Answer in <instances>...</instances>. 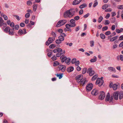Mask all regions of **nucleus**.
<instances>
[{
  "mask_svg": "<svg viewBox=\"0 0 123 123\" xmlns=\"http://www.w3.org/2000/svg\"><path fill=\"white\" fill-rule=\"evenodd\" d=\"M77 82L80 84V85L83 86L84 84L87 82L86 79L83 78L82 76L80 75L77 76L75 77Z\"/></svg>",
  "mask_w": 123,
  "mask_h": 123,
  "instance_id": "f257e3e1",
  "label": "nucleus"
},
{
  "mask_svg": "<svg viewBox=\"0 0 123 123\" xmlns=\"http://www.w3.org/2000/svg\"><path fill=\"white\" fill-rule=\"evenodd\" d=\"M75 12L74 9H71L69 10L64 13V16L65 18L71 17L74 15Z\"/></svg>",
  "mask_w": 123,
  "mask_h": 123,
  "instance_id": "f03ea898",
  "label": "nucleus"
},
{
  "mask_svg": "<svg viewBox=\"0 0 123 123\" xmlns=\"http://www.w3.org/2000/svg\"><path fill=\"white\" fill-rule=\"evenodd\" d=\"M67 22L66 20H60L57 23L56 27H60L64 25Z\"/></svg>",
  "mask_w": 123,
  "mask_h": 123,
  "instance_id": "7ed1b4c3",
  "label": "nucleus"
},
{
  "mask_svg": "<svg viewBox=\"0 0 123 123\" xmlns=\"http://www.w3.org/2000/svg\"><path fill=\"white\" fill-rule=\"evenodd\" d=\"M55 40L54 37H49L48 41L46 42V44L47 45H49L50 43H52L53 41Z\"/></svg>",
  "mask_w": 123,
  "mask_h": 123,
  "instance_id": "20e7f679",
  "label": "nucleus"
},
{
  "mask_svg": "<svg viewBox=\"0 0 123 123\" xmlns=\"http://www.w3.org/2000/svg\"><path fill=\"white\" fill-rule=\"evenodd\" d=\"M93 85L91 83H90L87 85L86 86V90L87 91H89L92 89Z\"/></svg>",
  "mask_w": 123,
  "mask_h": 123,
  "instance_id": "39448f33",
  "label": "nucleus"
},
{
  "mask_svg": "<svg viewBox=\"0 0 123 123\" xmlns=\"http://www.w3.org/2000/svg\"><path fill=\"white\" fill-rule=\"evenodd\" d=\"M87 72L89 73V75L90 76H92L94 73V71L92 70V68H89L88 69Z\"/></svg>",
  "mask_w": 123,
  "mask_h": 123,
  "instance_id": "423d86ee",
  "label": "nucleus"
},
{
  "mask_svg": "<svg viewBox=\"0 0 123 123\" xmlns=\"http://www.w3.org/2000/svg\"><path fill=\"white\" fill-rule=\"evenodd\" d=\"M105 97V92L103 91L100 92V95L99 96L98 98L99 99L102 100Z\"/></svg>",
  "mask_w": 123,
  "mask_h": 123,
  "instance_id": "0eeeda50",
  "label": "nucleus"
},
{
  "mask_svg": "<svg viewBox=\"0 0 123 123\" xmlns=\"http://www.w3.org/2000/svg\"><path fill=\"white\" fill-rule=\"evenodd\" d=\"M98 90L94 89L92 90L91 92V93L92 95L95 96L98 94Z\"/></svg>",
  "mask_w": 123,
  "mask_h": 123,
  "instance_id": "6e6552de",
  "label": "nucleus"
},
{
  "mask_svg": "<svg viewBox=\"0 0 123 123\" xmlns=\"http://www.w3.org/2000/svg\"><path fill=\"white\" fill-rule=\"evenodd\" d=\"M59 70H61L62 72H64L65 70L66 67L65 66L62 65H59L58 66Z\"/></svg>",
  "mask_w": 123,
  "mask_h": 123,
  "instance_id": "1a4fd4ad",
  "label": "nucleus"
},
{
  "mask_svg": "<svg viewBox=\"0 0 123 123\" xmlns=\"http://www.w3.org/2000/svg\"><path fill=\"white\" fill-rule=\"evenodd\" d=\"M119 93L118 92H116L114 93L113 96L115 99L117 100L118 99Z\"/></svg>",
  "mask_w": 123,
  "mask_h": 123,
  "instance_id": "9d476101",
  "label": "nucleus"
},
{
  "mask_svg": "<svg viewBox=\"0 0 123 123\" xmlns=\"http://www.w3.org/2000/svg\"><path fill=\"white\" fill-rule=\"evenodd\" d=\"M3 25H5L6 26V23L4 22V21L2 18L0 17V27L2 26Z\"/></svg>",
  "mask_w": 123,
  "mask_h": 123,
  "instance_id": "9b49d317",
  "label": "nucleus"
},
{
  "mask_svg": "<svg viewBox=\"0 0 123 123\" xmlns=\"http://www.w3.org/2000/svg\"><path fill=\"white\" fill-rule=\"evenodd\" d=\"M14 29V28L12 29L10 28L8 31L9 34L11 35H13L14 34V32L13 31Z\"/></svg>",
  "mask_w": 123,
  "mask_h": 123,
  "instance_id": "f8f14e48",
  "label": "nucleus"
},
{
  "mask_svg": "<svg viewBox=\"0 0 123 123\" xmlns=\"http://www.w3.org/2000/svg\"><path fill=\"white\" fill-rule=\"evenodd\" d=\"M108 69L110 72H113L114 73L116 72L115 69L113 67H109L108 68Z\"/></svg>",
  "mask_w": 123,
  "mask_h": 123,
  "instance_id": "ddd939ff",
  "label": "nucleus"
},
{
  "mask_svg": "<svg viewBox=\"0 0 123 123\" xmlns=\"http://www.w3.org/2000/svg\"><path fill=\"white\" fill-rule=\"evenodd\" d=\"M82 0H75L73 3V4L74 5H76L79 4L81 1Z\"/></svg>",
  "mask_w": 123,
  "mask_h": 123,
  "instance_id": "4468645a",
  "label": "nucleus"
},
{
  "mask_svg": "<svg viewBox=\"0 0 123 123\" xmlns=\"http://www.w3.org/2000/svg\"><path fill=\"white\" fill-rule=\"evenodd\" d=\"M118 37V36H117L114 37H113L111 38H110L109 39H110V41L111 42H113L116 39H117Z\"/></svg>",
  "mask_w": 123,
  "mask_h": 123,
  "instance_id": "2eb2a0df",
  "label": "nucleus"
},
{
  "mask_svg": "<svg viewBox=\"0 0 123 123\" xmlns=\"http://www.w3.org/2000/svg\"><path fill=\"white\" fill-rule=\"evenodd\" d=\"M65 53V51H63L62 53L61 52H58L56 55V57H59L62 54H64Z\"/></svg>",
  "mask_w": 123,
  "mask_h": 123,
  "instance_id": "dca6fc26",
  "label": "nucleus"
},
{
  "mask_svg": "<svg viewBox=\"0 0 123 123\" xmlns=\"http://www.w3.org/2000/svg\"><path fill=\"white\" fill-rule=\"evenodd\" d=\"M97 60V58L95 56L93 57V58L91 59L90 60V61L91 62H95Z\"/></svg>",
  "mask_w": 123,
  "mask_h": 123,
  "instance_id": "f3484780",
  "label": "nucleus"
},
{
  "mask_svg": "<svg viewBox=\"0 0 123 123\" xmlns=\"http://www.w3.org/2000/svg\"><path fill=\"white\" fill-rule=\"evenodd\" d=\"M110 94L108 92L107 95L106 97L105 101H110Z\"/></svg>",
  "mask_w": 123,
  "mask_h": 123,
  "instance_id": "a211bd4d",
  "label": "nucleus"
},
{
  "mask_svg": "<svg viewBox=\"0 0 123 123\" xmlns=\"http://www.w3.org/2000/svg\"><path fill=\"white\" fill-rule=\"evenodd\" d=\"M74 70V68L72 67H71L68 68L67 69V71L69 72H72Z\"/></svg>",
  "mask_w": 123,
  "mask_h": 123,
  "instance_id": "6ab92c4d",
  "label": "nucleus"
},
{
  "mask_svg": "<svg viewBox=\"0 0 123 123\" xmlns=\"http://www.w3.org/2000/svg\"><path fill=\"white\" fill-rule=\"evenodd\" d=\"M87 6V4L86 3H84L81 5L79 6V8L80 9H82L86 7Z\"/></svg>",
  "mask_w": 123,
  "mask_h": 123,
  "instance_id": "aec40b11",
  "label": "nucleus"
},
{
  "mask_svg": "<svg viewBox=\"0 0 123 123\" xmlns=\"http://www.w3.org/2000/svg\"><path fill=\"white\" fill-rule=\"evenodd\" d=\"M108 5L105 4L103 5L102 7V8L104 10L105 9L108 7Z\"/></svg>",
  "mask_w": 123,
  "mask_h": 123,
  "instance_id": "412c9836",
  "label": "nucleus"
},
{
  "mask_svg": "<svg viewBox=\"0 0 123 123\" xmlns=\"http://www.w3.org/2000/svg\"><path fill=\"white\" fill-rule=\"evenodd\" d=\"M100 38L103 39H104L105 38V36L103 34L101 33L100 34Z\"/></svg>",
  "mask_w": 123,
  "mask_h": 123,
  "instance_id": "4be33fe9",
  "label": "nucleus"
},
{
  "mask_svg": "<svg viewBox=\"0 0 123 123\" xmlns=\"http://www.w3.org/2000/svg\"><path fill=\"white\" fill-rule=\"evenodd\" d=\"M122 98H123V92H120L119 93V98L120 99H121Z\"/></svg>",
  "mask_w": 123,
  "mask_h": 123,
  "instance_id": "5701e85b",
  "label": "nucleus"
},
{
  "mask_svg": "<svg viewBox=\"0 0 123 123\" xmlns=\"http://www.w3.org/2000/svg\"><path fill=\"white\" fill-rule=\"evenodd\" d=\"M10 27H9L7 26L4 30V31L5 32H7L9 31V29H10Z\"/></svg>",
  "mask_w": 123,
  "mask_h": 123,
  "instance_id": "b1692460",
  "label": "nucleus"
},
{
  "mask_svg": "<svg viewBox=\"0 0 123 123\" xmlns=\"http://www.w3.org/2000/svg\"><path fill=\"white\" fill-rule=\"evenodd\" d=\"M116 34V33L114 32L112 33L111 35L108 36V39H110V38H111L112 37L115 36Z\"/></svg>",
  "mask_w": 123,
  "mask_h": 123,
  "instance_id": "393cba45",
  "label": "nucleus"
},
{
  "mask_svg": "<svg viewBox=\"0 0 123 123\" xmlns=\"http://www.w3.org/2000/svg\"><path fill=\"white\" fill-rule=\"evenodd\" d=\"M70 58H67V59H66V60L65 61V62L67 64H69V63L70 62Z\"/></svg>",
  "mask_w": 123,
  "mask_h": 123,
  "instance_id": "a878e982",
  "label": "nucleus"
},
{
  "mask_svg": "<svg viewBox=\"0 0 123 123\" xmlns=\"http://www.w3.org/2000/svg\"><path fill=\"white\" fill-rule=\"evenodd\" d=\"M37 5L34 4L33 6V10L34 11H36L37 8Z\"/></svg>",
  "mask_w": 123,
  "mask_h": 123,
  "instance_id": "bb28decb",
  "label": "nucleus"
},
{
  "mask_svg": "<svg viewBox=\"0 0 123 123\" xmlns=\"http://www.w3.org/2000/svg\"><path fill=\"white\" fill-rule=\"evenodd\" d=\"M18 33L19 35H21L23 33V31L21 29H20Z\"/></svg>",
  "mask_w": 123,
  "mask_h": 123,
  "instance_id": "cd10ccee",
  "label": "nucleus"
},
{
  "mask_svg": "<svg viewBox=\"0 0 123 123\" xmlns=\"http://www.w3.org/2000/svg\"><path fill=\"white\" fill-rule=\"evenodd\" d=\"M98 77L97 75H96L93 76L92 78V80H96Z\"/></svg>",
  "mask_w": 123,
  "mask_h": 123,
  "instance_id": "c85d7f7f",
  "label": "nucleus"
},
{
  "mask_svg": "<svg viewBox=\"0 0 123 123\" xmlns=\"http://www.w3.org/2000/svg\"><path fill=\"white\" fill-rule=\"evenodd\" d=\"M103 19V17L102 16H100L99 17L98 20V21L99 23H100L101 22Z\"/></svg>",
  "mask_w": 123,
  "mask_h": 123,
  "instance_id": "c756f323",
  "label": "nucleus"
},
{
  "mask_svg": "<svg viewBox=\"0 0 123 123\" xmlns=\"http://www.w3.org/2000/svg\"><path fill=\"white\" fill-rule=\"evenodd\" d=\"M59 65V63L57 61H55L54 62L53 65L54 66H56Z\"/></svg>",
  "mask_w": 123,
  "mask_h": 123,
  "instance_id": "7c9ffc66",
  "label": "nucleus"
},
{
  "mask_svg": "<svg viewBox=\"0 0 123 123\" xmlns=\"http://www.w3.org/2000/svg\"><path fill=\"white\" fill-rule=\"evenodd\" d=\"M55 47V45L54 44H52L49 46V48L50 49L54 48Z\"/></svg>",
  "mask_w": 123,
  "mask_h": 123,
  "instance_id": "2f4dec72",
  "label": "nucleus"
},
{
  "mask_svg": "<svg viewBox=\"0 0 123 123\" xmlns=\"http://www.w3.org/2000/svg\"><path fill=\"white\" fill-rule=\"evenodd\" d=\"M117 85L116 84H114L112 86L113 89L115 90H116L117 88Z\"/></svg>",
  "mask_w": 123,
  "mask_h": 123,
  "instance_id": "473e14b6",
  "label": "nucleus"
},
{
  "mask_svg": "<svg viewBox=\"0 0 123 123\" xmlns=\"http://www.w3.org/2000/svg\"><path fill=\"white\" fill-rule=\"evenodd\" d=\"M59 39L61 41H63L64 40V38L63 36H60L59 37Z\"/></svg>",
  "mask_w": 123,
  "mask_h": 123,
  "instance_id": "72a5a7b5",
  "label": "nucleus"
},
{
  "mask_svg": "<svg viewBox=\"0 0 123 123\" xmlns=\"http://www.w3.org/2000/svg\"><path fill=\"white\" fill-rule=\"evenodd\" d=\"M101 81V80H100V78H98L96 81V84L97 85L98 84H99L100 82V81Z\"/></svg>",
  "mask_w": 123,
  "mask_h": 123,
  "instance_id": "f704fd0d",
  "label": "nucleus"
},
{
  "mask_svg": "<svg viewBox=\"0 0 123 123\" xmlns=\"http://www.w3.org/2000/svg\"><path fill=\"white\" fill-rule=\"evenodd\" d=\"M108 29V27L107 26H105L104 27H103L102 29V30L103 31L107 30Z\"/></svg>",
  "mask_w": 123,
  "mask_h": 123,
  "instance_id": "c9c22d12",
  "label": "nucleus"
},
{
  "mask_svg": "<svg viewBox=\"0 0 123 123\" xmlns=\"http://www.w3.org/2000/svg\"><path fill=\"white\" fill-rule=\"evenodd\" d=\"M51 34L54 37H53L55 38V37H56V34L55 32L53 31L51 33Z\"/></svg>",
  "mask_w": 123,
  "mask_h": 123,
  "instance_id": "e433bc0d",
  "label": "nucleus"
},
{
  "mask_svg": "<svg viewBox=\"0 0 123 123\" xmlns=\"http://www.w3.org/2000/svg\"><path fill=\"white\" fill-rule=\"evenodd\" d=\"M104 83V81L103 80H101L99 83L98 84V86H101Z\"/></svg>",
  "mask_w": 123,
  "mask_h": 123,
  "instance_id": "4c0bfd02",
  "label": "nucleus"
},
{
  "mask_svg": "<svg viewBox=\"0 0 123 123\" xmlns=\"http://www.w3.org/2000/svg\"><path fill=\"white\" fill-rule=\"evenodd\" d=\"M116 21V18L115 17L112 18L111 19V22L112 23H114Z\"/></svg>",
  "mask_w": 123,
  "mask_h": 123,
  "instance_id": "58836bf2",
  "label": "nucleus"
},
{
  "mask_svg": "<svg viewBox=\"0 0 123 123\" xmlns=\"http://www.w3.org/2000/svg\"><path fill=\"white\" fill-rule=\"evenodd\" d=\"M56 43L60 44L62 43V41L59 39H57L55 41Z\"/></svg>",
  "mask_w": 123,
  "mask_h": 123,
  "instance_id": "ea45409f",
  "label": "nucleus"
},
{
  "mask_svg": "<svg viewBox=\"0 0 123 123\" xmlns=\"http://www.w3.org/2000/svg\"><path fill=\"white\" fill-rule=\"evenodd\" d=\"M56 75L57 76V77H59V79H61L62 77V74H58Z\"/></svg>",
  "mask_w": 123,
  "mask_h": 123,
  "instance_id": "a19ab883",
  "label": "nucleus"
},
{
  "mask_svg": "<svg viewBox=\"0 0 123 123\" xmlns=\"http://www.w3.org/2000/svg\"><path fill=\"white\" fill-rule=\"evenodd\" d=\"M117 8L120 9H123V5H120L118 6L117 7Z\"/></svg>",
  "mask_w": 123,
  "mask_h": 123,
  "instance_id": "79ce46f5",
  "label": "nucleus"
},
{
  "mask_svg": "<svg viewBox=\"0 0 123 123\" xmlns=\"http://www.w3.org/2000/svg\"><path fill=\"white\" fill-rule=\"evenodd\" d=\"M98 4V3L97 1H94V2L93 4V6L94 7H95L96 6H97Z\"/></svg>",
  "mask_w": 123,
  "mask_h": 123,
  "instance_id": "37998d69",
  "label": "nucleus"
},
{
  "mask_svg": "<svg viewBox=\"0 0 123 123\" xmlns=\"http://www.w3.org/2000/svg\"><path fill=\"white\" fill-rule=\"evenodd\" d=\"M87 69L86 68H84L83 69L82 71V73L83 74H84L86 72Z\"/></svg>",
  "mask_w": 123,
  "mask_h": 123,
  "instance_id": "c03bdc74",
  "label": "nucleus"
},
{
  "mask_svg": "<svg viewBox=\"0 0 123 123\" xmlns=\"http://www.w3.org/2000/svg\"><path fill=\"white\" fill-rule=\"evenodd\" d=\"M30 16V14L29 13H26L25 15V17L26 18H28Z\"/></svg>",
  "mask_w": 123,
  "mask_h": 123,
  "instance_id": "a18cd8bd",
  "label": "nucleus"
},
{
  "mask_svg": "<svg viewBox=\"0 0 123 123\" xmlns=\"http://www.w3.org/2000/svg\"><path fill=\"white\" fill-rule=\"evenodd\" d=\"M10 25V26L11 27L13 28L14 27V23L13 22H12L11 23Z\"/></svg>",
  "mask_w": 123,
  "mask_h": 123,
  "instance_id": "49530a36",
  "label": "nucleus"
},
{
  "mask_svg": "<svg viewBox=\"0 0 123 123\" xmlns=\"http://www.w3.org/2000/svg\"><path fill=\"white\" fill-rule=\"evenodd\" d=\"M90 46L91 47H92L94 45V42L93 41H91L90 42Z\"/></svg>",
  "mask_w": 123,
  "mask_h": 123,
  "instance_id": "de8ad7c7",
  "label": "nucleus"
},
{
  "mask_svg": "<svg viewBox=\"0 0 123 123\" xmlns=\"http://www.w3.org/2000/svg\"><path fill=\"white\" fill-rule=\"evenodd\" d=\"M57 58L56 57L55 55H54L52 58L51 59L53 61L56 60Z\"/></svg>",
  "mask_w": 123,
  "mask_h": 123,
  "instance_id": "09e8293b",
  "label": "nucleus"
},
{
  "mask_svg": "<svg viewBox=\"0 0 123 123\" xmlns=\"http://www.w3.org/2000/svg\"><path fill=\"white\" fill-rule=\"evenodd\" d=\"M19 28V25H16L15 26L14 29L16 30H18Z\"/></svg>",
  "mask_w": 123,
  "mask_h": 123,
  "instance_id": "8fccbe9b",
  "label": "nucleus"
},
{
  "mask_svg": "<svg viewBox=\"0 0 123 123\" xmlns=\"http://www.w3.org/2000/svg\"><path fill=\"white\" fill-rule=\"evenodd\" d=\"M111 34V32L110 31H108L105 33V34L107 36L110 35Z\"/></svg>",
  "mask_w": 123,
  "mask_h": 123,
  "instance_id": "3c124183",
  "label": "nucleus"
},
{
  "mask_svg": "<svg viewBox=\"0 0 123 123\" xmlns=\"http://www.w3.org/2000/svg\"><path fill=\"white\" fill-rule=\"evenodd\" d=\"M112 11V9L111 8H108L106 9L105 10V12H111Z\"/></svg>",
  "mask_w": 123,
  "mask_h": 123,
  "instance_id": "603ef678",
  "label": "nucleus"
},
{
  "mask_svg": "<svg viewBox=\"0 0 123 123\" xmlns=\"http://www.w3.org/2000/svg\"><path fill=\"white\" fill-rule=\"evenodd\" d=\"M76 61V59H73L72 60L71 62L72 63L74 64V63Z\"/></svg>",
  "mask_w": 123,
  "mask_h": 123,
  "instance_id": "864d4df0",
  "label": "nucleus"
},
{
  "mask_svg": "<svg viewBox=\"0 0 123 123\" xmlns=\"http://www.w3.org/2000/svg\"><path fill=\"white\" fill-rule=\"evenodd\" d=\"M13 16L16 18L17 20H20V19L18 16L16 15H14Z\"/></svg>",
  "mask_w": 123,
  "mask_h": 123,
  "instance_id": "5fc2aeb1",
  "label": "nucleus"
},
{
  "mask_svg": "<svg viewBox=\"0 0 123 123\" xmlns=\"http://www.w3.org/2000/svg\"><path fill=\"white\" fill-rule=\"evenodd\" d=\"M110 21L109 20H106L105 21V25H108L110 23Z\"/></svg>",
  "mask_w": 123,
  "mask_h": 123,
  "instance_id": "6e6d98bb",
  "label": "nucleus"
},
{
  "mask_svg": "<svg viewBox=\"0 0 123 123\" xmlns=\"http://www.w3.org/2000/svg\"><path fill=\"white\" fill-rule=\"evenodd\" d=\"M83 12V9H81L80 10L79 12V14L80 15H81Z\"/></svg>",
  "mask_w": 123,
  "mask_h": 123,
  "instance_id": "4d7b16f0",
  "label": "nucleus"
},
{
  "mask_svg": "<svg viewBox=\"0 0 123 123\" xmlns=\"http://www.w3.org/2000/svg\"><path fill=\"white\" fill-rule=\"evenodd\" d=\"M27 4L28 5H31L32 4V2L30 1H28L27 2Z\"/></svg>",
  "mask_w": 123,
  "mask_h": 123,
  "instance_id": "13d9d810",
  "label": "nucleus"
},
{
  "mask_svg": "<svg viewBox=\"0 0 123 123\" xmlns=\"http://www.w3.org/2000/svg\"><path fill=\"white\" fill-rule=\"evenodd\" d=\"M67 57L66 56H65L63 59L61 60V62H63L64 61H65Z\"/></svg>",
  "mask_w": 123,
  "mask_h": 123,
  "instance_id": "bf43d9fd",
  "label": "nucleus"
},
{
  "mask_svg": "<svg viewBox=\"0 0 123 123\" xmlns=\"http://www.w3.org/2000/svg\"><path fill=\"white\" fill-rule=\"evenodd\" d=\"M74 18L75 20H77L80 19V17L78 16H77L75 17Z\"/></svg>",
  "mask_w": 123,
  "mask_h": 123,
  "instance_id": "052dcab7",
  "label": "nucleus"
},
{
  "mask_svg": "<svg viewBox=\"0 0 123 123\" xmlns=\"http://www.w3.org/2000/svg\"><path fill=\"white\" fill-rule=\"evenodd\" d=\"M57 52H62V49L60 48H58L57 49Z\"/></svg>",
  "mask_w": 123,
  "mask_h": 123,
  "instance_id": "680f3d73",
  "label": "nucleus"
},
{
  "mask_svg": "<svg viewBox=\"0 0 123 123\" xmlns=\"http://www.w3.org/2000/svg\"><path fill=\"white\" fill-rule=\"evenodd\" d=\"M71 24L70 25V27H75L76 26V24L75 23H71Z\"/></svg>",
  "mask_w": 123,
  "mask_h": 123,
  "instance_id": "e2e57ef3",
  "label": "nucleus"
},
{
  "mask_svg": "<svg viewBox=\"0 0 123 123\" xmlns=\"http://www.w3.org/2000/svg\"><path fill=\"white\" fill-rule=\"evenodd\" d=\"M116 32L118 33H120L121 32V31L119 29H116Z\"/></svg>",
  "mask_w": 123,
  "mask_h": 123,
  "instance_id": "0e129e2a",
  "label": "nucleus"
},
{
  "mask_svg": "<svg viewBox=\"0 0 123 123\" xmlns=\"http://www.w3.org/2000/svg\"><path fill=\"white\" fill-rule=\"evenodd\" d=\"M115 28V25H113L111 27V30L112 31L114 30Z\"/></svg>",
  "mask_w": 123,
  "mask_h": 123,
  "instance_id": "69168bd1",
  "label": "nucleus"
},
{
  "mask_svg": "<svg viewBox=\"0 0 123 123\" xmlns=\"http://www.w3.org/2000/svg\"><path fill=\"white\" fill-rule=\"evenodd\" d=\"M123 40V35H122L120 36L119 39V40Z\"/></svg>",
  "mask_w": 123,
  "mask_h": 123,
  "instance_id": "338daca9",
  "label": "nucleus"
},
{
  "mask_svg": "<svg viewBox=\"0 0 123 123\" xmlns=\"http://www.w3.org/2000/svg\"><path fill=\"white\" fill-rule=\"evenodd\" d=\"M120 60L122 61H123V55H120Z\"/></svg>",
  "mask_w": 123,
  "mask_h": 123,
  "instance_id": "774afa93",
  "label": "nucleus"
}]
</instances>
